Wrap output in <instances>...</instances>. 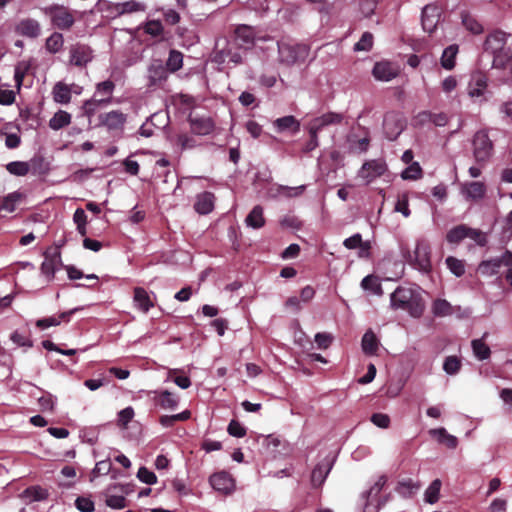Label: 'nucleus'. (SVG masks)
<instances>
[{"label":"nucleus","instance_id":"nucleus-10","mask_svg":"<svg viewBox=\"0 0 512 512\" xmlns=\"http://www.w3.org/2000/svg\"><path fill=\"white\" fill-rule=\"evenodd\" d=\"M474 157L477 162H485L492 152V142L484 131H478L473 139Z\"/></svg>","mask_w":512,"mask_h":512},{"label":"nucleus","instance_id":"nucleus-14","mask_svg":"<svg viewBox=\"0 0 512 512\" xmlns=\"http://www.w3.org/2000/svg\"><path fill=\"white\" fill-rule=\"evenodd\" d=\"M70 63L78 67L86 66L93 58L92 50L85 44H75L70 47Z\"/></svg>","mask_w":512,"mask_h":512},{"label":"nucleus","instance_id":"nucleus-54","mask_svg":"<svg viewBox=\"0 0 512 512\" xmlns=\"http://www.w3.org/2000/svg\"><path fill=\"white\" fill-rule=\"evenodd\" d=\"M461 368V361L456 356H448L444 360L443 370L448 375H455Z\"/></svg>","mask_w":512,"mask_h":512},{"label":"nucleus","instance_id":"nucleus-48","mask_svg":"<svg viewBox=\"0 0 512 512\" xmlns=\"http://www.w3.org/2000/svg\"><path fill=\"white\" fill-rule=\"evenodd\" d=\"M21 199V194L18 192H13L8 194L0 203V211H5L8 213H12L16 209V204Z\"/></svg>","mask_w":512,"mask_h":512},{"label":"nucleus","instance_id":"nucleus-4","mask_svg":"<svg viewBox=\"0 0 512 512\" xmlns=\"http://www.w3.org/2000/svg\"><path fill=\"white\" fill-rule=\"evenodd\" d=\"M402 256L412 265L415 269L419 270L422 273H429L431 270V247L430 244L424 240L420 239L416 243L415 250L413 254L410 253L408 248L401 246Z\"/></svg>","mask_w":512,"mask_h":512},{"label":"nucleus","instance_id":"nucleus-35","mask_svg":"<svg viewBox=\"0 0 512 512\" xmlns=\"http://www.w3.org/2000/svg\"><path fill=\"white\" fill-rule=\"evenodd\" d=\"M488 336V333L485 332L482 338L475 339L472 341V349L475 357L478 360H486L490 357L491 350L488 345L484 342V339Z\"/></svg>","mask_w":512,"mask_h":512},{"label":"nucleus","instance_id":"nucleus-56","mask_svg":"<svg viewBox=\"0 0 512 512\" xmlns=\"http://www.w3.org/2000/svg\"><path fill=\"white\" fill-rule=\"evenodd\" d=\"M446 264L449 270L457 277H460L465 272L464 264L461 260L454 258L452 256L446 259Z\"/></svg>","mask_w":512,"mask_h":512},{"label":"nucleus","instance_id":"nucleus-12","mask_svg":"<svg viewBox=\"0 0 512 512\" xmlns=\"http://www.w3.org/2000/svg\"><path fill=\"white\" fill-rule=\"evenodd\" d=\"M52 23L59 29H69L75 22L73 14L63 6H53L48 9Z\"/></svg>","mask_w":512,"mask_h":512},{"label":"nucleus","instance_id":"nucleus-15","mask_svg":"<svg viewBox=\"0 0 512 512\" xmlns=\"http://www.w3.org/2000/svg\"><path fill=\"white\" fill-rule=\"evenodd\" d=\"M127 117L119 110H113L99 115L100 125L108 130H121L126 123Z\"/></svg>","mask_w":512,"mask_h":512},{"label":"nucleus","instance_id":"nucleus-21","mask_svg":"<svg viewBox=\"0 0 512 512\" xmlns=\"http://www.w3.org/2000/svg\"><path fill=\"white\" fill-rule=\"evenodd\" d=\"M62 266L61 257L59 253L53 255H45V259L41 264V273L47 278V281H51L54 278L56 271Z\"/></svg>","mask_w":512,"mask_h":512},{"label":"nucleus","instance_id":"nucleus-6","mask_svg":"<svg viewBox=\"0 0 512 512\" xmlns=\"http://www.w3.org/2000/svg\"><path fill=\"white\" fill-rule=\"evenodd\" d=\"M278 53L281 63L286 65L295 64L300 58L307 54L305 45L292 44L285 41L278 42Z\"/></svg>","mask_w":512,"mask_h":512},{"label":"nucleus","instance_id":"nucleus-53","mask_svg":"<svg viewBox=\"0 0 512 512\" xmlns=\"http://www.w3.org/2000/svg\"><path fill=\"white\" fill-rule=\"evenodd\" d=\"M373 35L370 32H364L360 38V40L355 43L354 45V51L356 52H368L371 50L373 46Z\"/></svg>","mask_w":512,"mask_h":512},{"label":"nucleus","instance_id":"nucleus-47","mask_svg":"<svg viewBox=\"0 0 512 512\" xmlns=\"http://www.w3.org/2000/svg\"><path fill=\"white\" fill-rule=\"evenodd\" d=\"M7 171L16 176H25L30 171V164L23 161H12L6 165Z\"/></svg>","mask_w":512,"mask_h":512},{"label":"nucleus","instance_id":"nucleus-61","mask_svg":"<svg viewBox=\"0 0 512 512\" xmlns=\"http://www.w3.org/2000/svg\"><path fill=\"white\" fill-rule=\"evenodd\" d=\"M466 238L472 239L480 246H484L487 242L486 235L482 231L470 227H467Z\"/></svg>","mask_w":512,"mask_h":512},{"label":"nucleus","instance_id":"nucleus-59","mask_svg":"<svg viewBox=\"0 0 512 512\" xmlns=\"http://www.w3.org/2000/svg\"><path fill=\"white\" fill-rule=\"evenodd\" d=\"M137 477L141 482L149 485H153L157 482L156 475L146 467L139 468Z\"/></svg>","mask_w":512,"mask_h":512},{"label":"nucleus","instance_id":"nucleus-17","mask_svg":"<svg viewBox=\"0 0 512 512\" xmlns=\"http://www.w3.org/2000/svg\"><path fill=\"white\" fill-rule=\"evenodd\" d=\"M487 89V77L482 73H475L471 76L468 87L467 94L472 99H478L484 96V93Z\"/></svg>","mask_w":512,"mask_h":512},{"label":"nucleus","instance_id":"nucleus-42","mask_svg":"<svg viewBox=\"0 0 512 512\" xmlns=\"http://www.w3.org/2000/svg\"><path fill=\"white\" fill-rule=\"evenodd\" d=\"M247 226L259 229L261 228L264 223V217H263V209L261 206H255L252 211L247 215L245 220Z\"/></svg>","mask_w":512,"mask_h":512},{"label":"nucleus","instance_id":"nucleus-55","mask_svg":"<svg viewBox=\"0 0 512 512\" xmlns=\"http://www.w3.org/2000/svg\"><path fill=\"white\" fill-rule=\"evenodd\" d=\"M420 489V484L412 479L404 480L399 483L398 491L404 496H410Z\"/></svg>","mask_w":512,"mask_h":512},{"label":"nucleus","instance_id":"nucleus-16","mask_svg":"<svg viewBox=\"0 0 512 512\" xmlns=\"http://www.w3.org/2000/svg\"><path fill=\"white\" fill-rule=\"evenodd\" d=\"M399 73L398 67L388 61L377 62L372 70L375 79L388 82L394 79Z\"/></svg>","mask_w":512,"mask_h":512},{"label":"nucleus","instance_id":"nucleus-20","mask_svg":"<svg viewBox=\"0 0 512 512\" xmlns=\"http://www.w3.org/2000/svg\"><path fill=\"white\" fill-rule=\"evenodd\" d=\"M153 400L165 410H175L179 404V397L168 390L153 391Z\"/></svg>","mask_w":512,"mask_h":512},{"label":"nucleus","instance_id":"nucleus-26","mask_svg":"<svg viewBox=\"0 0 512 512\" xmlns=\"http://www.w3.org/2000/svg\"><path fill=\"white\" fill-rule=\"evenodd\" d=\"M342 115L334 112H329L317 117L311 121L309 128L314 132L321 131L325 126L338 124L342 121Z\"/></svg>","mask_w":512,"mask_h":512},{"label":"nucleus","instance_id":"nucleus-5","mask_svg":"<svg viewBox=\"0 0 512 512\" xmlns=\"http://www.w3.org/2000/svg\"><path fill=\"white\" fill-rule=\"evenodd\" d=\"M387 172L388 166L384 159H371L362 164L357 172V176L362 179L366 185H369L377 178L385 176Z\"/></svg>","mask_w":512,"mask_h":512},{"label":"nucleus","instance_id":"nucleus-31","mask_svg":"<svg viewBox=\"0 0 512 512\" xmlns=\"http://www.w3.org/2000/svg\"><path fill=\"white\" fill-rule=\"evenodd\" d=\"M461 22L465 29L474 35H479L484 31L483 25L467 11L461 12Z\"/></svg>","mask_w":512,"mask_h":512},{"label":"nucleus","instance_id":"nucleus-44","mask_svg":"<svg viewBox=\"0 0 512 512\" xmlns=\"http://www.w3.org/2000/svg\"><path fill=\"white\" fill-rule=\"evenodd\" d=\"M441 481L439 479H435L426 489L424 493L425 501L429 504H434L439 499L440 489H441Z\"/></svg>","mask_w":512,"mask_h":512},{"label":"nucleus","instance_id":"nucleus-1","mask_svg":"<svg viewBox=\"0 0 512 512\" xmlns=\"http://www.w3.org/2000/svg\"><path fill=\"white\" fill-rule=\"evenodd\" d=\"M390 301L392 308L405 310L414 318L420 317L425 308L421 289L417 285L398 287L391 294Z\"/></svg>","mask_w":512,"mask_h":512},{"label":"nucleus","instance_id":"nucleus-39","mask_svg":"<svg viewBox=\"0 0 512 512\" xmlns=\"http://www.w3.org/2000/svg\"><path fill=\"white\" fill-rule=\"evenodd\" d=\"M118 10L116 13L118 14H131L135 12H143L146 10V5L143 2L137 0H130L126 2L119 3L116 7Z\"/></svg>","mask_w":512,"mask_h":512},{"label":"nucleus","instance_id":"nucleus-38","mask_svg":"<svg viewBox=\"0 0 512 512\" xmlns=\"http://www.w3.org/2000/svg\"><path fill=\"white\" fill-rule=\"evenodd\" d=\"M361 287L363 290L370 292L373 295L381 296L383 289L379 278L374 275H367L361 281Z\"/></svg>","mask_w":512,"mask_h":512},{"label":"nucleus","instance_id":"nucleus-45","mask_svg":"<svg viewBox=\"0 0 512 512\" xmlns=\"http://www.w3.org/2000/svg\"><path fill=\"white\" fill-rule=\"evenodd\" d=\"M63 43V35L61 33L54 32L47 38L45 47L50 53L55 54L61 50Z\"/></svg>","mask_w":512,"mask_h":512},{"label":"nucleus","instance_id":"nucleus-40","mask_svg":"<svg viewBox=\"0 0 512 512\" xmlns=\"http://www.w3.org/2000/svg\"><path fill=\"white\" fill-rule=\"evenodd\" d=\"M48 490L41 486H30L26 488L22 494V498H27L29 501H43L48 498Z\"/></svg>","mask_w":512,"mask_h":512},{"label":"nucleus","instance_id":"nucleus-11","mask_svg":"<svg viewBox=\"0 0 512 512\" xmlns=\"http://www.w3.org/2000/svg\"><path fill=\"white\" fill-rule=\"evenodd\" d=\"M487 187L482 181H467L460 184V193L468 201H479L486 195Z\"/></svg>","mask_w":512,"mask_h":512},{"label":"nucleus","instance_id":"nucleus-50","mask_svg":"<svg viewBox=\"0 0 512 512\" xmlns=\"http://www.w3.org/2000/svg\"><path fill=\"white\" fill-rule=\"evenodd\" d=\"M183 64V55L181 52L176 50H171L169 57L166 62V68L170 72H175L182 67Z\"/></svg>","mask_w":512,"mask_h":512},{"label":"nucleus","instance_id":"nucleus-46","mask_svg":"<svg viewBox=\"0 0 512 512\" xmlns=\"http://www.w3.org/2000/svg\"><path fill=\"white\" fill-rule=\"evenodd\" d=\"M348 142L352 151L363 153L368 150L370 140L368 137L358 138L356 135H350Z\"/></svg>","mask_w":512,"mask_h":512},{"label":"nucleus","instance_id":"nucleus-36","mask_svg":"<svg viewBox=\"0 0 512 512\" xmlns=\"http://www.w3.org/2000/svg\"><path fill=\"white\" fill-rule=\"evenodd\" d=\"M362 350L367 355H374L379 347V341L372 330H368L362 337Z\"/></svg>","mask_w":512,"mask_h":512},{"label":"nucleus","instance_id":"nucleus-51","mask_svg":"<svg viewBox=\"0 0 512 512\" xmlns=\"http://www.w3.org/2000/svg\"><path fill=\"white\" fill-rule=\"evenodd\" d=\"M467 236V226L458 225L447 233L446 239L449 243H459Z\"/></svg>","mask_w":512,"mask_h":512},{"label":"nucleus","instance_id":"nucleus-64","mask_svg":"<svg viewBox=\"0 0 512 512\" xmlns=\"http://www.w3.org/2000/svg\"><path fill=\"white\" fill-rule=\"evenodd\" d=\"M145 32L151 36H159L163 32V26L160 21L151 20L146 23Z\"/></svg>","mask_w":512,"mask_h":512},{"label":"nucleus","instance_id":"nucleus-22","mask_svg":"<svg viewBox=\"0 0 512 512\" xmlns=\"http://www.w3.org/2000/svg\"><path fill=\"white\" fill-rule=\"evenodd\" d=\"M80 308H73L69 311L60 313L46 318H42L36 321V326L40 329H47L51 326H58L62 321L69 322L70 317L79 311Z\"/></svg>","mask_w":512,"mask_h":512},{"label":"nucleus","instance_id":"nucleus-30","mask_svg":"<svg viewBox=\"0 0 512 512\" xmlns=\"http://www.w3.org/2000/svg\"><path fill=\"white\" fill-rule=\"evenodd\" d=\"M429 434L437 439L441 444H444L450 449H454L458 445V439L447 432L445 428L431 429Z\"/></svg>","mask_w":512,"mask_h":512},{"label":"nucleus","instance_id":"nucleus-63","mask_svg":"<svg viewBox=\"0 0 512 512\" xmlns=\"http://www.w3.org/2000/svg\"><path fill=\"white\" fill-rule=\"evenodd\" d=\"M306 189L305 185L297 187L280 186L279 192L286 197H297L300 196Z\"/></svg>","mask_w":512,"mask_h":512},{"label":"nucleus","instance_id":"nucleus-52","mask_svg":"<svg viewBox=\"0 0 512 512\" xmlns=\"http://www.w3.org/2000/svg\"><path fill=\"white\" fill-rule=\"evenodd\" d=\"M401 177L404 180H417L422 177V169L418 162H412L402 171Z\"/></svg>","mask_w":512,"mask_h":512},{"label":"nucleus","instance_id":"nucleus-34","mask_svg":"<svg viewBox=\"0 0 512 512\" xmlns=\"http://www.w3.org/2000/svg\"><path fill=\"white\" fill-rule=\"evenodd\" d=\"M72 88L62 82H58L53 87V99L60 104H67L71 100Z\"/></svg>","mask_w":512,"mask_h":512},{"label":"nucleus","instance_id":"nucleus-43","mask_svg":"<svg viewBox=\"0 0 512 512\" xmlns=\"http://www.w3.org/2000/svg\"><path fill=\"white\" fill-rule=\"evenodd\" d=\"M103 102H104V100H100L99 98L92 96L90 99L86 100L83 103V105H82L83 114L86 117L91 118L93 115H95V113L99 109L108 106V104L103 103Z\"/></svg>","mask_w":512,"mask_h":512},{"label":"nucleus","instance_id":"nucleus-8","mask_svg":"<svg viewBox=\"0 0 512 512\" xmlns=\"http://www.w3.org/2000/svg\"><path fill=\"white\" fill-rule=\"evenodd\" d=\"M502 266H512V252L506 250L502 256L482 261L478 266V271L484 276H493L497 274Z\"/></svg>","mask_w":512,"mask_h":512},{"label":"nucleus","instance_id":"nucleus-33","mask_svg":"<svg viewBox=\"0 0 512 512\" xmlns=\"http://www.w3.org/2000/svg\"><path fill=\"white\" fill-rule=\"evenodd\" d=\"M458 52L459 48L456 44H452L444 49L440 63L445 70H452L455 67Z\"/></svg>","mask_w":512,"mask_h":512},{"label":"nucleus","instance_id":"nucleus-58","mask_svg":"<svg viewBox=\"0 0 512 512\" xmlns=\"http://www.w3.org/2000/svg\"><path fill=\"white\" fill-rule=\"evenodd\" d=\"M169 116L167 112L159 111L150 116V122L157 128H164L168 124Z\"/></svg>","mask_w":512,"mask_h":512},{"label":"nucleus","instance_id":"nucleus-24","mask_svg":"<svg viewBox=\"0 0 512 512\" xmlns=\"http://www.w3.org/2000/svg\"><path fill=\"white\" fill-rule=\"evenodd\" d=\"M168 69L162 61L154 60L148 67V79L150 85H158L167 78Z\"/></svg>","mask_w":512,"mask_h":512},{"label":"nucleus","instance_id":"nucleus-37","mask_svg":"<svg viewBox=\"0 0 512 512\" xmlns=\"http://www.w3.org/2000/svg\"><path fill=\"white\" fill-rule=\"evenodd\" d=\"M190 124L192 131L199 135H207L214 128L213 122L209 118H191Z\"/></svg>","mask_w":512,"mask_h":512},{"label":"nucleus","instance_id":"nucleus-27","mask_svg":"<svg viewBox=\"0 0 512 512\" xmlns=\"http://www.w3.org/2000/svg\"><path fill=\"white\" fill-rule=\"evenodd\" d=\"M275 130L279 133L290 131L292 134H296L300 131L299 121L292 115L277 118L273 122Z\"/></svg>","mask_w":512,"mask_h":512},{"label":"nucleus","instance_id":"nucleus-28","mask_svg":"<svg viewBox=\"0 0 512 512\" xmlns=\"http://www.w3.org/2000/svg\"><path fill=\"white\" fill-rule=\"evenodd\" d=\"M114 90L115 83L111 80H105L96 84L93 96L99 98L100 100H104L103 103L109 105L112 103V95Z\"/></svg>","mask_w":512,"mask_h":512},{"label":"nucleus","instance_id":"nucleus-60","mask_svg":"<svg viewBox=\"0 0 512 512\" xmlns=\"http://www.w3.org/2000/svg\"><path fill=\"white\" fill-rule=\"evenodd\" d=\"M55 397L50 393H44L38 398V403L42 411H52L55 405Z\"/></svg>","mask_w":512,"mask_h":512},{"label":"nucleus","instance_id":"nucleus-57","mask_svg":"<svg viewBox=\"0 0 512 512\" xmlns=\"http://www.w3.org/2000/svg\"><path fill=\"white\" fill-rule=\"evenodd\" d=\"M105 503L112 509H123L126 507V498L122 495H106Z\"/></svg>","mask_w":512,"mask_h":512},{"label":"nucleus","instance_id":"nucleus-62","mask_svg":"<svg viewBox=\"0 0 512 512\" xmlns=\"http://www.w3.org/2000/svg\"><path fill=\"white\" fill-rule=\"evenodd\" d=\"M333 341V336L326 332H320L315 335V342L319 349H327Z\"/></svg>","mask_w":512,"mask_h":512},{"label":"nucleus","instance_id":"nucleus-7","mask_svg":"<svg viewBox=\"0 0 512 512\" xmlns=\"http://www.w3.org/2000/svg\"><path fill=\"white\" fill-rule=\"evenodd\" d=\"M386 481L385 476H380L368 491L362 493L361 497L365 502L363 512H378L381 504L379 494L386 484Z\"/></svg>","mask_w":512,"mask_h":512},{"label":"nucleus","instance_id":"nucleus-3","mask_svg":"<svg viewBox=\"0 0 512 512\" xmlns=\"http://www.w3.org/2000/svg\"><path fill=\"white\" fill-rule=\"evenodd\" d=\"M244 48L237 41L219 38L211 55V61L219 65L237 66L242 63Z\"/></svg>","mask_w":512,"mask_h":512},{"label":"nucleus","instance_id":"nucleus-23","mask_svg":"<svg viewBox=\"0 0 512 512\" xmlns=\"http://www.w3.org/2000/svg\"><path fill=\"white\" fill-rule=\"evenodd\" d=\"M215 196L211 192H203L196 196L194 209L201 215H207L214 209Z\"/></svg>","mask_w":512,"mask_h":512},{"label":"nucleus","instance_id":"nucleus-18","mask_svg":"<svg viewBox=\"0 0 512 512\" xmlns=\"http://www.w3.org/2000/svg\"><path fill=\"white\" fill-rule=\"evenodd\" d=\"M440 18V11L434 5H426L422 9V27L424 31L433 33Z\"/></svg>","mask_w":512,"mask_h":512},{"label":"nucleus","instance_id":"nucleus-19","mask_svg":"<svg viewBox=\"0 0 512 512\" xmlns=\"http://www.w3.org/2000/svg\"><path fill=\"white\" fill-rule=\"evenodd\" d=\"M17 34L28 37L36 38L41 33V26L35 19L26 18L20 20L15 28Z\"/></svg>","mask_w":512,"mask_h":512},{"label":"nucleus","instance_id":"nucleus-49","mask_svg":"<svg viewBox=\"0 0 512 512\" xmlns=\"http://www.w3.org/2000/svg\"><path fill=\"white\" fill-rule=\"evenodd\" d=\"M432 312L438 317L448 316L452 313V306L444 299H437L432 305Z\"/></svg>","mask_w":512,"mask_h":512},{"label":"nucleus","instance_id":"nucleus-41","mask_svg":"<svg viewBox=\"0 0 512 512\" xmlns=\"http://www.w3.org/2000/svg\"><path fill=\"white\" fill-rule=\"evenodd\" d=\"M71 122V115L63 110L56 112L53 117L49 120V127L52 130H60L63 127L69 125Z\"/></svg>","mask_w":512,"mask_h":512},{"label":"nucleus","instance_id":"nucleus-29","mask_svg":"<svg viewBox=\"0 0 512 512\" xmlns=\"http://www.w3.org/2000/svg\"><path fill=\"white\" fill-rule=\"evenodd\" d=\"M133 301L135 306L144 313H147L150 308L153 307V303L148 292L141 287H136L134 289Z\"/></svg>","mask_w":512,"mask_h":512},{"label":"nucleus","instance_id":"nucleus-2","mask_svg":"<svg viewBox=\"0 0 512 512\" xmlns=\"http://www.w3.org/2000/svg\"><path fill=\"white\" fill-rule=\"evenodd\" d=\"M484 51L493 56V67L504 68L512 59V34L501 30L489 33L484 42Z\"/></svg>","mask_w":512,"mask_h":512},{"label":"nucleus","instance_id":"nucleus-25","mask_svg":"<svg viewBox=\"0 0 512 512\" xmlns=\"http://www.w3.org/2000/svg\"><path fill=\"white\" fill-rule=\"evenodd\" d=\"M233 41H237L242 48H244V52L254 44L255 33L252 27L247 25H240L235 30V38Z\"/></svg>","mask_w":512,"mask_h":512},{"label":"nucleus","instance_id":"nucleus-13","mask_svg":"<svg viewBox=\"0 0 512 512\" xmlns=\"http://www.w3.org/2000/svg\"><path fill=\"white\" fill-rule=\"evenodd\" d=\"M334 461L335 457L328 455L316 465L311 473V483L314 487H319L324 483L333 467Z\"/></svg>","mask_w":512,"mask_h":512},{"label":"nucleus","instance_id":"nucleus-32","mask_svg":"<svg viewBox=\"0 0 512 512\" xmlns=\"http://www.w3.org/2000/svg\"><path fill=\"white\" fill-rule=\"evenodd\" d=\"M343 245L347 249L360 248L359 255L361 257L367 255L369 253V249H370L369 242H363L362 236L360 233H356V234L352 235L351 237L346 238L343 242Z\"/></svg>","mask_w":512,"mask_h":512},{"label":"nucleus","instance_id":"nucleus-9","mask_svg":"<svg viewBox=\"0 0 512 512\" xmlns=\"http://www.w3.org/2000/svg\"><path fill=\"white\" fill-rule=\"evenodd\" d=\"M211 487L222 495H230L236 489V481L226 471H219L209 477Z\"/></svg>","mask_w":512,"mask_h":512}]
</instances>
